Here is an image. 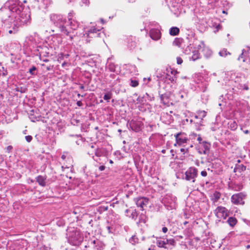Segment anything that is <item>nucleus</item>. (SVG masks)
<instances>
[{"label":"nucleus","instance_id":"nucleus-1","mask_svg":"<svg viewBox=\"0 0 250 250\" xmlns=\"http://www.w3.org/2000/svg\"><path fill=\"white\" fill-rule=\"evenodd\" d=\"M22 9L16 0H9L0 9V16L4 29L9 34H15L18 31L20 24L11 18V11L19 12Z\"/></svg>","mask_w":250,"mask_h":250},{"label":"nucleus","instance_id":"nucleus-2","mask_svg":"<svg viewBox=\"0 0 250 250\" xmlns=\"http://www.w3.org/2000/svg\"><path fill=\"white\" fill-rule=\"evenodd\" d=\"M50 20L62 33L68 36L70 40H72L74 35H71V32L66 28L65 25H67V24L65 18L62 15L53 14L50 16Z\"/></svg>","mask_w":250,"mask_h":250},{"label":"nucleus","instance_id":"nucleus-3","mask_svg":"<svg viewBox=\"0 0 250 250\" xmlns=\"http://www.w3.org/2000/svg\"><path fill=\"white\" fill-rule=\"evenodd\" d=\"M16 0L18 1L19 6L22 7V9L19 11V13L11 11V15L13 20L19 23L20 26L22 24L27 23L30 20V16L29 9L27 8H25L19 0Z\"/></svg>","mask_w":250,"mask_h":250},{"label":"nucleus","instance_id":"nucleus-4","mask_svg":"<svg viewBox=\"0 0 250 250\" xmlns=\"http://www.w3.org/2000/svg\"><path fill=\"white\" fill-rule=\"evenodd\" d=\"M68 241L73 246H79L83 241V236L81 232L73 228L68 233Z\"/></svg>","mask_w":250,"mask_h":250},{"label":"nucleus","instance_id":"nucleus-5","mask_svg":"<svg viewBox=\"0 0 250 250\" xmlns=\"http://www.w3.org/2000/svg\"><path fill=\"white\" fill-rule=\"evenodd\" d=\"M206 116V112L205 111L199 112L192 119L190 120V123L193 124L197 130L201 129L200 126H202L203 118Z\"/></svg>","mask_w":250,"mask_h":250},{"label":"nucleus","instance_id":"nucleus-6","mask_svg":"<svg viewBox=\"0 0 250 250\" xmlns=\"http://www.w3.org/2000/svg\"><path fill=\"white\" fill-rule=\"evenodd\" d=\"M162 203L168 210L176 208V197L172 194H167L163 199Z\"/></svg>","mask_w":250,"mask_h":250},{"label":"nucleus","instance_id":"nucleus-7","mask_svg":"<svg viewBox=\"0 0 250 250\" xmlns=\"http://www.w3.org/2000/svg\"><path fill=\"white\" fill-rule=\"evenodd\" d=\"M198 175V170L194 167H190L185 172V177L183 178L186 180L194 183L195 178Z\"/></svg>","mask_w":250,"mask_h":250},{"label":"nucleus","instance_id":"nucleus-8","mask_svg":"<svg viewBox=\"0 0 250 250\" xmlns=\"http://www.w3.org/2000/svg\"><path fill=\"white\" fill-rule=\"evenodd\" d=\"M167 73H164L163 77L166 79L165 82L167 83H169L173 84L174 86H176V77L175 74L177 73V71L174 70H172L171 68L169 70L167 69Z\"/></svg>","mask_w":250,"mask_h":250},{"label":"nucleus","instance_id":"nucleus-9","mask_svg":"<svg viewBox=\"0 0 250 250\" xmlns=\"http://www.w3.org/2000/svg\"><path fill=\"white\" fill-rule=\"evenodd\" d=\"M211 145L208 142L203 141V143H200L196 146V150L200 154L208 155L209 154Z\"/></svg>","mask_w":250,"mask_h":250},{"label":"nucleus","instance_id":"nucleus-10","mask_svg":"<svg viewBox=\"0 0 250 250\" xmlns=\"http://www.w3.org/2000/svg\"><path fill=\"white\" fill-rule=\"evenodd\" d=\"M174 137L176 140V143L174 144L175 146H176L177 145L182 146L187 143L188 140L187 134L184 132H179L175 134Z\"/></svg>","mask_w":250,"mask_h":250},{"label":"nucleus","instance_id":"nucleus-11","mask_svg":"<svg viewBox=\"0 0 250 250\" xmlns=\"http://www.w3.org/2000/svg\"><path fill=\"white\" fill-rule=\"evenodd\" d=\"M143 125L142 122L135 120L128 121L127 124V125H129L131 130L136 132H138L141 130Z\"/></svg>","mask_w":250,"mask_h":250},{"label":"nucleus","instance_id":"nucleus-12","mask_svg":"<svg viewBox=\"0 0 250 250\" xmlns=\"http://www.w3.org/2000/svg\"><path fill=\"white\" fill-rule=\"evenodd\" d=\"M246 197V194L243 192H240L233 194L231 198L232 202L236 205L244 204L243 199Z\"/></svg>","mask_w":250,"mask_h":250},{"label":"nucleus","instance_id":"nucleus-13","mask_svg":"<svg viewBox=\"0 0 250 250\" xmlns=\"http://www.w3.org/2000/svg\"><path fill=\"white\" fill-rule=\"evenodd\" d=\"M100 29H97L95 27L93 28H88L85 31V33L83 34L84 36L87 38H95L100 36L101 33Z\"/></svg>","mask_w":250,"mask_h":250},{"label":"nucleus","instance_id":"nucleus-14","mask_svg":"<svg viewBox=\"0 0 250 250\" xmlns=\"http://www.w3.org/2000/svg\"><path fill=\"white\" fill-rule=\"evenodd\" d=\"M74 13H69L68 15V22H67L72 30H76L79 26V23L75 19H73Z\"/></svg>","mask_w":250,"mask_h":250},{"label":"nucleus","instance_id":"nucleus-15","mask_svg":"<svg viewBox=\"0 0 250 250\" xmlns=\"http://www.w3.org/2000/svg\"><path fill=\"white\" fill-rule=\"evenodd\" d=\"M216 215L218 218L226 219L228 216V211L225 207H218L215 210Z\"/></svg>","mask_w":250,"mask_h":250},{"label":"nucleus","instance_id":"nucleus-16","mask_svg":"<svg viewBox=\"0 0 250 250\" xmlns=\"http://www.w3.org/2000/svg\"><path fill=\"white\" fill-rule=\"evenodd\" d=\"M162 92L159 91V95L160 99L162 103L167 105H168L169 104V99L171 96L170 91H167L165 93H161Z\"/></svg>","mask_w":250,"mask_h":250},{"label":"nucleus","instance_id":"nucleus-17","mask_svg":"<svg viewBox=\"0 0 250 250\" xmlns=\"http://www.w3.org/2000/svg\"><path fill=\"white\" fill-rule=\"evenodd\" d=\"M149 35L153 40H158L160 39L161 33L159 28H152L150 30Z\"/></svg>","mask_w":250,"mask_h":250},{"label":"nucleus","instance_id":"nucleus-18","mask_svg":"<svg viewBox=\"0 0 250 250\" xmlns=\"http://www.w3.org/2000/svg\"><path fill=\"white\" fill-rule=\"evenodd\" d=\"M134 201L138 207H140L142 210L145 206H146L148 202V199L145 197H139L134 199Z\"/></svg>","mask_w":250,"mask_h":250},{"label":"nucleus","instance_id":"nucleus-19","mask_svg":"<svg viewBox=\"0 0 250 250\" xmlns=\"http://www.w3.org/2000/svg\"><path fill=\"white\" fill-rule=\"evenodd\" d=\"M153 98L154 97L152 95H149L147 93H146L142 96H139L137 100L139 103L144 104V103L147 101H151Z\"/></svg>","mask_w":250,"mask_h":250},{"label":"nucleus","instance_id":"nucleus-20","mask_svg":"<svg viewBox=\"0 0 250 250\" xmlns=\"http://www.w3.org/2000/svg\"><path fill=\"white\" fill-rule=\"evenodd\" d=\"M106 150L105 148H96L93 151H91V153H90V151H88V153L89 155H93L95 154V155L97 157H101L104 156L105 154Z\"/></svg>","mask_w":250,"mask_h":250},{"label":"nucleus","instance_id":"nucleus-21","mask_svg":"<svg viewBox=\"0 0 250 250\" xmlns=\"http://www.w3.org/2000/svg\"><path fill=\"white\" fill-rule=\"evenodd\" d=\"M247 50L246 49H243L242 50V52L241 55L238 58V60L239 61H242V62H245L246 61L248 57V52L250 50V47L249 46L246 47Z\"/></svg>","mask_w":250,"mask_h":250},{"label":"nucleus","instance_id":"nucleus-22","mask_svg":"<svg viewBox=\"0 0 250 250\" xmlns=\"http://www.w3.org/2000/svg\"><path fill=\"white\" fill-rule=\"evenodd\" d=\"M127 46L130 49H133L136 45L135 37L130 36L127 39Z\"/></svg>","mask_w":250,"mask_h":250},{"label":"nucleus","instance_id":"nucleus-23","mask_svg":"<svg viewBox=\"0 0 250 250\" xmlns=\"http://www.w3.org/2000/svg\"><path fill=\"white\" fill-rule=\"evenodd\" d=\"M46 177L45 176L39 175L36 177V181L42 187H45L46 184Z\"/></svg>","mask_w":250,"mask_h":250},{"label":"nucleus","instance_id":"nucleus-24","mask_svg":"<svg viewBox=\"0 0 250 250\" xmlns=\"http://www.w3.org/2000/svg\"><path fill=\"white\" fill-rule=\"evenodd\" d=\"M192 56L189 57V60L195 61L200 58V54L198 50L194 49L192 50Z\"/></svg>","mask_w":250,"mask_h":250},{"label":"nucleus","instance_id":"nucleus-25","mask_svg":"<svg viewBox=\"0 0 250 250\" xmlns=\"http://www.w3.org/2000/svg\"><path fill=\"white\" fill-rule=\"evenodd\" d=\"M156 245L159 248H163L165 249H172V248H169V247L167 246V245L166 243V240H162L160 238L157 239Z\"/></svg>","mask_w":250,"mask_h":250},{"label":"nucleus","instance_id":"nucleus-26","mask_svg":"<svg viewBox=\"0 0 250 250\" xmlns=\"http://www.w3.org/2000/svg\"><path fill=\"white\" fill-rule=\"evenodd\" d=\"M246 168V166H244L243 164H236L233 171L234 172L241 173L242 171H245Z\"/></svg>","mask_w":250,"mask_h":250},{"label":"nucleus","instance_id":"nucleus-27","mask_svg":"<svg viewBox=\"0 0 250 250\" xmlns=\"http://www.w3.org/2000/svg\"><path fill=\"white\" fill-rule=\"evenodd\" d=\"M196 43H193L192 44V46L194 49H197L198 50L201 49L202 48H204L206 47L204 42H198V41H196Z\"/></svg>","mask_w":250,"mask_h":250},{"label":"nucleus","instance_id":"nucleus-28","mask_svg":"<svg viewBox=\"0 0 250 250\" xmlns=\"http://www.w3.org/2000/svg\"><path fill=\"white\" fill-rule=\"evenodd\" d=\"M208 83L207 82H202L198 85V87L200 89L201 91L204 92H205L208 88Z\"/></svg>","mask_w":250,"mask_h":250},{"label":"nucleus","instance_id":"nucleus-29","mask_svg":"<svg viewBox=\"0 0 250 250\" xmlns=\"http://www.w3.org/2000/svg\"><path fill=\"white\" fill-rule=\"evenodd\" d=\"M204 55L207 58H209L212 55V51L208 47H204L202 50Z\"/></svg>","mask_w":250,"mask_h":250},{"label":"nucleus","instance_id":"nucleus-30","mask_svg":"<svg viewBox=\"0 0 250 250\" xmlns=\"http://www.w3.org/2000/svg\"><path fill=\"white\" fill-rule=\"evenodd\" d=\"M180 30L177 27H172L169 29V34L171 36H176L179 33Z\"/></svg>","mask_w":250,"mask_h":250},{"label":"nucleus","instance_id":"nucleus-31","mask_svg":"<svg viewBox=\"0 0 250 250\" xmlns=\"http://www.w3.org/2000/svg\"><path fill=\"white\" fill-rule=\"evenodd\" d=\"M129 242L132 245H135L139 243V239L136 235H134L129 239Z\"/></svg>","mask_w":250,"mask_h":250},{"label":"nucleus","instance_id":"nucleus-32","mask_svg":"<svg viewBox=\"0 0 250 250\" xmlns=\"http://www.w3.org/2000/svg\"><path fill=\"white\" fill-rule=\"evenodd\" d=\"M228 127L232 130H235L237 128V124L234 121H230L228 123Z\"/></svg>","mask_w":250,"mask_h":250},{"label":"nucleus","instance_id":"nucleus-33","mask_svg":"<svg viewBox=\"0 0 250 250\" xmlns=\"http://www.w3.org/2000/svg\"><path fill=\"white\" fill-rule=\"evenodd\" d=\"M166 240V243H167V246L169 247V248H172L175 246L176 243L174 239H167Z\"/></svg>","mask_w":250,"mask_h":250},{"label":"nucleus","instance_id":"nucleus-34","mask_svg":"<svg viewBox=\"0 0 250 250\" xmlns=\"http://www.w3.org/2000/svg\"><path fill=\"white\" fill-rule=\"evenodd\" d=\"M227 222L231 227H233L236 225L237 220L235 217H230L228 218Z\"/></svg>","mask_w":250,"mask_h":250},{"label":"nucleus","instance_id":"nucleus-35","mask_svg":"<svg viewBox=\"0 0 250 250\" xmlns=\"http://www.w3.org/2000/svg\"><path fill=\"white\" fill-rule=\"evenodd\" d=\"M147 217L144 213H141L139 217V222L137 223H145L147 221Z\"/></svg>","mask_w":250,"mask_h":250},{"label":"nucleus","instance_id":"nucleus-36","mask_svg":"<svg viewBox=\"0 0 250 250\" xmlns=\"http://www.w3.org/2000/svg\"><path fill=\"white\" fill-rule=\"evenodd\" d=\"M116 66L114 63L109 62L107 65V68L111 72H115L116 71Z\"/></svg>","mask_w":250,"mask_h":250},{"label":"nucleus","instance_id":"nucleus-37","mask_svg":"<svg viewBox=\"0 0 250 250\" xmlns=\"http://www.w3.org/2000/svg\"><path fill=\"white\" fill-rule=\"evenodd\" d=\"M192 44H190L184 50V53L187 55H190L192 53V50L194 49L193 48Z\"/></svg>","mask_w":250,"mask_h":250},{"label":"nucleus","instance_id":"nucleus-38","mask_svg":"<svg viewBox=\"0 0 250 250\" xmlns=\"http://www.w3.org/2000/svg\"><path fill=\"white\" fill-rule=\"evenodd\" d=\"M232 188L235 191H239L243 188V185L241 184L235 183L232 185Z\"/></svg>","mask_w":250,"mask_h":250},{"label":"nucleus","instance_id":"nucleus-39","mask_svg":"<svg viewBox=\"0 0 250 250\" xmlns=\"http://www.w3.org/2000/svg\"><path fill=\"white\" fill-rule=\"evenodd\" d=\"M130 81V85L132 87H135L137 86L139 84V82H138V80H137L131 79Z\"/></svg>","mask_w":250,"mask_h":250},{"label":"nucleus","instance_id":"nucleus-40","mask_svg":"<svg viewBox=\"0 0 250 250\" xmlns=\"http://www.w3.org/2000/svg\"><path fill=\"white\" fill-rule=\"evenodd\" d=\"M7 75V71L3 66H0V76H6Z\"/></svg>","mask_w":250,"mask_h":250},{"label":"nucleus","instance_id":"nucleus-41","mask_svg":"<svg viewBox=\"0 0 250 250\" xmlns=\"http://www.w3.org/2000/svg\"><path fill=\"white\" fill-rule=\"evenodd\" d=\"M219 54L221 57H226L228 54H230V53L227 51L226 49H223L219 52Z\"/></svg>","mask_w":250,"mask_h":250},{"label":"nucleus","instance_id":"nucleus-42","mask_svg":"<svg viewBox=\"0 0 250 250\" xmlns=\"http://www.w3.org/2000/svg\"><path fill=\"white\" fill-rule=\"evenodd\" d=\"M221 194L219 192L215 191L213 193V197L214 199V201L217 202L220 198Z\"/></svg>","mask_w":250,"mask_h":250},{"label":"nucleus","instance_id":"nucleus-43","mask_svg":"<svg viewBox=\"0 0 250 250\" xmlns=\"http://www.w3.org/2000/svg\"><path fill=\"white\" fill-rule=\"evenodd\" d=\"M70 55L68 53H61L59 57V60H62L64 58H68Z\"/></svg>","mask_w":250,"mask_h":250},{"label":"nucleus","instance_id":"nucleus-44","mask_svg":"<svg viewBox=\"0 0 250 250\" xmlns=\"http://www.w3.org/2000/svg\"><path fill=\"white\" fill-rule=\"evenodd\" d=\"M37 70V68L35 66H32L29 69V72L32 75H36V71Z\"/></svg>","mask_w":250,"mask_h":250},{"label":"nucleus","instance_id":"nucleus-45","mask_svg":"<svg viewBox=\"0 0 250 250\" xmlns=\"http://www.w3.org/2000/svg\"><path fill=\"white\" fill-rule=\"evenodd\" d=\"M239 88L240 89H244L246 90H248L249 89L248 83L240 84Z\"/></svg>","mask_w":250,"mask_h":250},{"label":"nucleus","instance_id":"nucleus-46","mask_svg":"<svg viewBox=\"0 0 250 250\" xmlns=\"http://www.w3.org/2000/svg\"><path fill=\"white\" fill-rule=\"evenodd\" d=\"M27 89L25 87H18L16 88V91L20 92L21 93H25Z\"/></svg>","mask_w":250,"mask_h":250},{"label":"nucleus","instance_id":"nucleus-47","mask_svg":"<svg viewBox=\"0 0 250 250\" xmlns=\"http://www.w3.org/2000/svg\"><path fill=\"white\" fill-rule=\"evenodd\" d=\"M112 97V93L111 92H108L107 93H106L103 98L104 100L108 101L109 100H110L111 98Z\"/></svg>","mask_w":250,"mask_h":250},{"label":"nucleus","instance_id":"nucleus-48","mask_svg":"<svg viewBox=\"0 0 250 250\" xmlns=\"http://www.w3.org/2000/svg\"><path fill=\"white\" fill-rule=\"evenodd\" d=\"M90 3L89 0H81V1L80 3L81 6H88Z\"/></svg>","mask_w":250,"mask_h":250},{"label":"nucleus","instance_id":"nucleus-49","mask_svg":"<svg viewBox=\"0 0 250 250\" xmlns=\"http://www.w3.org/2000/svg\"><path fill=\"white\" fill-rule=\"evenodd\" d=\"M110 77L114 79H115V81H117L118 80V77H117V76L115 74H111L110 75ZM109 83H110L111 86H113L114 84H115V82H112L111 81H110V82H109Z\"/></svg>","mask_w":250,"mask_h":250},{"label":"nucleus","instance_id":"nucleus-50","mask_svg":"<svg viewBox=\"0 0 250 250\" xmlns=\"http://www.w3.org/2000/svg\"><path fill=\"white\" fill-rule=\"evenodd\" d=\"M137 211H136V210H134L131 213L130 217H131L133 219H136L137 218Z\"/></svg>","mask_w":250,"mask_h":250},{"label":"nucleus","instance_id":"nucleus-51","mask_svg":"<svg viewBox=\"0 0 250 250\" xmlns=\"http://www.w3.org/2000/svg\"><path fill=\"white\" fill-rule=\"evenodd\" d=\"M106 229H107V230L109 233H113L114 229H113V227L108 226L106 227Z\"/></svg>","mask_w":250,"mask_h":250},{"label":"nucleus","instance_id":"nucleus-52","mask_svg":"<svg viewBox=\"0 0 250 250\" xmlns=\"http://www.w3.org/2000/svg\"><path fill=\"white\" fill-rule=\"evenodd\" d=\"M25 138L26 141L28 143H30L33 139L32 137L30 135L26 136Z\"/></svg>","mask_w":250,"mask_h":250},{"label":"nucleus","instance_id":"nucleus-53","mask_svg":"<svg viewBox=\"0 0 250 250\" xmlns=\"http://www.w3.org/2000/svg\"><path fill=\"white\" fill-rule=\"evenodd\" d=\"M5 149H6V151L7 153H10L13 149V146H7L6 147Z\"/></svg>","mask_w":250,"mask_h":250},{"label":"nucleus","instance_id":"nucleus-54","mask_svg":"<svg viewBox=\"0 0 250 250\" xmlns=\"http://www.w3.org/2000/svg\"><path fill=\"white\" fill-rule=\"evenodd\" d=\"M185 233L188 236L191 235V230L189 229H186L185 230Z\"/></svg>","mask_w":250,"mask_h":250},{"label":"nucleus","instance_id":"nucleus-55","mask_svg":"<svg viewBox=\"0 0 250 250\" xmlns=\"http://www.w3.org/2000/svg\"><path fill=\"white\" fill-rule=\"evenodd\" d=\"M198 135L196 133H191L189 135V138L190 139H193L195 137H197Z\"/></svg>","mask_w":250,"mask_h":250},{"label":"nucleus","instance_id":"nucleus-56","mask_svg":"<svg viewBox=\"0 0 250 250\" xmlns=\"http://www.w3.org/2000/svg\"><path fill=\"white\" fill-rule=\"evenodd\" d=\"M176 60H177V63L178 64H181L183 62V60H182V58H181L180 57H177Z\"/></svg>","mask_w":250,"mask_h":250},{"label":"nucleus","instance_id":"nucleus-57","mask_svg":"<svg viewBox=\"0 0 250 250\" xmlns=\"http://www.w3.org/2000/svg\"><path fill=\"white\" fill-rule=\"evenodd\" d=\"M197 137V141L199 142V144H200V143H203V141H202V139L201 136L199 135H198Z\"/></svg>","mask_w":250,"mask_h":250},{"label":"nucleus","instance_id":"nucleus-58","mask_svg":"<svg viewBox=\"0 0 250 250\" xmlns=\"http://www.w3.org/2000/svg\"><path fill=\"white\" fill-rule=\"evenodd\" d=\"M201 175L203 177H205L207 175V172L205 170L202 171L201 172Z\"/></svg>","mask_w":250,"mask_h":250},{"label":"nucleus","instance_id":"nucleus-59","mask_svg":"<svg viewBox=\"0 0 250 250\" xmlns=\"http://www.w3.org/2000/svg\"><path fill=\"white\" fill-rule=\"evenodd\" d=\"M168 229H167V228L166 227H164L163 228H162V231L166 233L167 232Z\"/></svg>","mask_w":250,"mask_h":250},{"label":"nucleus","instance_id":"nucleus-60","mask_svg":"<svg viewBox=\"0 0 250 250\" xmlns=\"http://www.w3.org/2000/svg\"><path fill=\"white\" fill-rule=\"evenodd\" d=\"M105 167L104 166H101L99 167L100 171H103L105 169Z\"/></svg>","mask_w":250,"mask_h":250},{"label":"nucleus","instance_id":"nucleus-61","mask_svg":"<svg viewBox=\"0 0 250 250\" xmlns=\"http://www.w3.org/2000/svg\"><path fill=\"white\" fill-rule=\"evenodd\" d=\"M77 105L78 106H81L83 105V103H82V102L81 101H78L77 102Z\"/></svg>","mask_w":250,"mask_h":250},{"label":"nucleus","instance_id":"nucleus-62","mask_svg":"<svg viewBox=\"0 0 250 250\" xmlns=\"http://www.w3.org/2000/svg\"><path fill=\"white\" fill-rule=\"evenodd\" d=\"M187 151H188V149H185L184 148H181L180 149V151L181 152L183 153V154H185Z\"/></svg>","mask_w":250,"mask_h":250},{"label":"nucleus","instance_id":"nucleus-63","mask_svg":"<svg viewBox=\"0 0 250 250\" xmlns=\"http://www.w3.org/2000/svg\"><path fill=\"white\" fill-rule=\"evenodd\" d=\"M177 96L180 97L181 98V99H183L184 97L183 94H182L181 92H179V93H178Z\"/></svg>","mask_w":250,"mask_h":250},{"label":"nucleus","instance_id":"nucleus-64","mask_svg":"<svg viewBox=\"0 0 250 250\" xmlns=\"http://www.w3.org/2000/svg\"><path fill=\"white\" fill-rule=\"evenodd\" d=\"M89 146H90V147L91 149H93L94 150L95 149H96V148H95V145H94V144H91V145H90Z\"/></svg>","mask_w":250,"mask_h":250}]
</instances>
